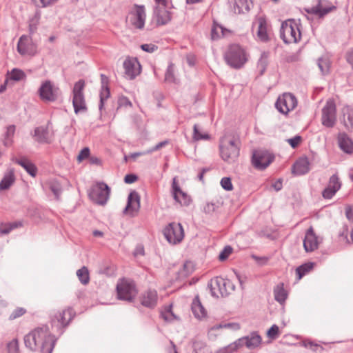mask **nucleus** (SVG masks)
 I'll list each match as a JSON object with an SVG mask.
<instances>
[{
    "instance_id": "64",
    "label": "nucleus",
    "mask_w": 353,
    "mask_h": 353,
    "mask_svg": "<svg viewBox=\"0 0 353 353\" xmlns=\"http://www.w3.org/2000/svg\"><path fill=\"white\" fill-rule=\"evenodd\" d=\"M347 62L352 66L353 69V48L350 49L345 54Z\"/></svg>"
},
{
    "instance_id": "38",
    "label": "nucleus",
    "mask_w": 353,
    "mask_h": 353,
    "mask_svg": "<svg viewBox=\"0 0 353 353\" xmlns=\"http://www.w3.org/2000/svg\"><path fill=\"white\" fill-rule=\"evenodd\" d=\"M343 123L348 131H353V108H348L344 112Z\"/></svg>"
},
{
    "instance_id": "19",
    "label": "nucleus",
    "mask_w": 353,
    "mask_h": 353,
    "mask_svg": "<svg viewBox=\"0 0 353 353\" xmlns=\"http://www.w3.org/2000/svg\"><path fill=\"white\" fill-rule=\"evenodd\" d=\"M140 208V196L136 191L131 192L128 197V202L123 212V214H129L132 216L138 212Z\"/></svg>"
},
{
    "instance_id": "3",
    "label": "nucleus",
    "mask_w": 353,
    "mask_h": 353,
    "mask_svg": "<svg viewBox=\"0 0 353 353\" xmlns=\"http://www.w3.org/2000/svg\"><path fill=\"white\" fill-rule=\"evenodd\" d=\"M224 59L230 67L239 69L247 62L248 54L242 46L234 43L228 46L224 54Z\"/></svg>"
},
{
    "instance_id": "27",
    "label": "nucleus",
    "mask_w": 353,
    "mask_h": 353,
    "mask_svg": "<svg viewBox=\"0 0 353 353\" xmlns=\"http://www.w3.org/2000/svg\"><path fill=\"white\" fill-rule=\"evenodd\" d=\"M253 8L252 0H234L233 10L236 14H246Z\"/></svg>"
},
{
    "instance_id": "29",
    "label": "nucleus",
    "mask_w": 353,
    "mask_h": 353,
    "mask_svg": "<svg viewBox=\"0 0 353 353\" xmlns=\"http://www.w3.org/2000/svg\"><path fill=\"white\" fill-rule=\"evenodd\" d=\"M338 142L339 148L348 154L353 153V142L345 132H340L338 134Z\"/></svg>"
},
{
    "instance_id": "23",
    "label": "nucleus",
    "mask_w": 353,
    "mask_h": 353,
    "mask_svg": "<svg viewBox=\"0 0 353 353\" xmlns=\"http://www.w3.org/2000/svg\"><path fill=\"white\" fill-rule=\"evenodd\" d=\"M303 247L306 252H312L318 248L317 237L312 227L307 230L303 240Z\"/></svg>"
},
{
    "instance_id": "59",
    "label": "nucleus",
    "mask_w": 353,
    "mask_h": 353,
    "mask_svg": "<svg viewBox=\"0 0 353 353\" xmlns=\"http://www.w3.org/2000/svg\"><path fill=\"white\" fill-rule=\"evenodd\" d=\"M90 156V149L88 147L83 148L79 152L77 159L79 161H82L83 160L88 158Z\"/></svg>"
},
{
    "instance_id": "37",
    "label": "nucleus",
    "mask_w": 353,
    "mask_h": 353,
    "mask_svg": "<svg viewBox=\"0 0 353 353\" xmlns=\"http://www.w3.org/2000/svg\"><path fill=\"white\" fill-rule=\"evenodd\" d=\"M270 53L268 52H263L261 54L260 59L257 63V69L259 72L260 75H263L267 69L268 65V58Z\"/></svg>"
},
{
    "instance_id": "20",
    "label": "nucleus",
    "mask_w": 353,
    "mask_h": 353,
    "mask_svg": "<svg viewBox=\"0 0 353 353\" xmlns=\"http://www.w3.org/2000/svg\"><path fill=\"white\" fill-rule=\"evenodd\" d=\"M172 194L174 199L181 205H188L191 201L190 196L181 189L176 176L172 179Z\"/></svg>"
},
{
    "instance_id": "2",
    "label": "nucleus",
    "mask_w": 353,
    "mask_h": 353,
    "mask_svg": "<svg viewBox=\"0 0 353 353\" xmlns=\"http://www.w3.org/2000/svg\"><path fill=\"white\" fill-rule=\"evenodd\" d=\"M241 142L239 138L225 135L220 139V154L222 159L228 163L234 162L240 152Z\"/></svg>"
},
{
    "instance_id": "17",
    "label": "nucleus",
    "mask_w": 353,
    "mask_h": 353,
    "mask_svg": "<svg viewBox=\"0 0 353 353\" xmlns=\"http://www.w3.org/2000/svg\"><path fill=\"white\" fill-rule=\"evenodd\" d=\"M274 159V156L268 152H258L253 154L252 163L255 168L263 170L273 161Z\"/></svg>"
},
{
    "instance_id": "10",
    "label": "nucleus",
    "mask_w": 353,
    "mask_h": 353,
    "mask_svg": "<svg viewBox=\"0 0 353 353\" xmlns=\"http://www.w3.org/2000/svg\"><path fill=\"white\" fill-rule=\"evenodd\" d=\"M163 235L172 244L180 243L184 237V230L181 223L172 222L163 229Z\"/></svg>"
},
{
    "instance_id": "47",
    "label": "nucleus",
    "mask_w": 353,
    "mask_h": 353,
    "mask_svg": "<svg viewBox=\"0 0 353 353\" xmlns=\"http://www.w3.org/2000/svg\"><path fill=\"white\" fill-rule=\"evenodd\" d=\"M15 132V126L14 125H9L7 128L6 134H5V139L3 141V143L6 146H10L12 143V138Z\"/></svg>"
},
{
    "instance_id": "34",
    "label": "nucleus",
    "mask_w": 353,
    "mask_h": 353,
    "mask_svg": "<svg viewBox=\"0 0 353 353\" xmlns=\"http://www.w3.org/2000/svg\"><path fill=\"white\" fill-rule=\"evenodd\" d=\"M15 177L14 170L10 169L4 174L3 179L0 181V190L8 189L14 182Z\"/></svg>"
},
{
    "instance_id": "49",
    "label": "nucleus",
    "mask_w": 353,
    "mask_h": 353,
    "mask_svg": "<svg viewBox=\"0 0 353 353\" xmlns=\"http://www.w3.org/2000/svg\"><path fill=\"white\" fill-rule=\"evenodd\" d=\"M348 230L349 227L347 225H343L342 228V231L339 232V236H343L344 239L347 241V243L350 241L353 243V225H351V231H350V240L348 239Z\"/></svg>"
},
{
    "instance_id": "30",
    "label": "nucleus",
    "mask_w": 353,
    "mask_h": 353,
    "mask_svg": "<svg viewBox=\"0 0 353 353\" xmlns=\"http://www.w3.org/2000/svg\"><path fill=\"white\" fill-rule=\"evenodd\" d=\"M34 137L35 140L39 143H50L49 132L47 128L43 126L37 127L34 129Z\"/></svg>"
},
{
    "instance_id": "25",
    "label": "nucleus",
    "mask_w": 353,
    "mask_h": 353,
    "mask_svg": "<svg viewBox=\"0 0 353 353\" xmlns=\"http://www.w3.org/2000/svg\"><path fill=\"white\" fill-rule=\"evenodd\" d=\"M131 22H145L146 12L144 6L134 5L129 12Z\"/></svg>"
},
{
    "instance_id": "62",
    "label": "nucleus",
    "mask_w": 353,
    "mask_h": 353,
    "mask_svg": "<svg viewBox=\"0 0 353 353\" xmlns=\"http://www.w3.org/2000/svg\"><path fill=\"white\" fill-rule=\"evenodd\" d=\"M101 88H109V78L104 74H101Z\"/></svg>"
},
{
    "instance_id": "55",
    "label": "nucleus",
    "mask_w": 353,
    "mask_h": 353,
    "mask_svg": "<svg viewBox=\"0 0 353 353\" xmlns=\"http://www.w3.org/2000/svg\"><path fill=\"white\" fill-rule=\"evenodd\" d=\"M279 327L276 325H273L268 330L267 335L269 338L274 339L279 335Z\"/></svg>"
},
{
    "instance_id": "7",
    "label": "nucleus",
    "mask_w": 353,
    "mask_h": 353,
    "mask_svg": "<svg viewBox=\"0 0 353 353\" xmlns=\"http://www.w3.org/2000/svg\"><path fill=\"white\" fill-rule=\"evenodd\" d=\"M117 297L120 300L132 302L137 294L135 283L132 281L123 279L117 285Z\"/></svg>"
},
{
    "instance_id": "44",
    "label": "nucleus",
    "mask_w": 353,
    "mask_h": 353,
    "mask_svg": "<svg viewBox=\"0 0 353 353\" xmlns=\"http://www.w3.org/2000/svg\"><path fill=\"white\" fill-rule=\"evenodd\" d=\"M317 65L323 74L329 72L330 63L327 58L320 57L318 59Z\"/></svg>"
},
{
    "instance_id": "45",
    "label": "nucleus",
    "mask_w": 353,
    "mask_h": 353,
    "mask_svg": "<svg viewBox=\"0 0 353 353\" xmlns=\"http://www.w3.org/2000/svg\"><path fill=\"white\" fill-rule=\"evenodd\" d=\"M99 97V109L101 111L104 107L105 101L110 97V88H101Z\"/></svg>"
},
{
    "instance_id": "14",
    "label": "nucleus",
    "mask_w": 353,
    "mask_h": 353,
    "mask_svg": "<svg viewBox=\"0 0 353 353\" xmlns=\"http://www.w3.org/2000/svg\"><path fill=\"white\" fill-rule=\"evenodd\" d=\"M39 92L42 101L53 102L58 99L59 88L55 87L50 81H46L41 84Z\"/></svg>"
},
{
    "instance_id": "39",
    "label": "nucleus",
    "mask_w": 353,
    "mask_h": 353,
    "mask_svg": "<svg viewBox=\"0 0 353 353\" xmlns=\"http://www.w3.org/2000/svg\"><path fill=\"white\" fill-rule=\"evenodd\" d=\"M22 226L21 221H15L12 223H1L0 225V234H8L12 230Z\"/></svg>"
},
{
    "instance_id": "57",
    "label": "nucleus",
    "mask_w": 353,
    "mask_h": 353,
    "mask_svg": "<svg viewBox=\"0 0 353 353\" xmlns=\"http://www.w3.org/2000/svg\"><path fill=\"white\" fill-rule=\"evenodd\" d=\"M302 138L301 136L296 135L291 139H288L287 141L292 148H296L301 143Z\"/></svg>"
},
{
    "instance_id": "26",
    "label": "nucleus",
    "mask_w": 353,
    "mask_h": 353,
    "mask_svg": "<svg viewBox=\"0 0 353 353\" xmlns=\"http://www.w3.org/2000/svg\"><path fill=\"white\" fill-rule=\"evenodd\" d=\"M310 171V162L307 157L299 158L292 166V173L296 175H303Z\"/></svg>"
},
{
    "instance_id": "54",
    "label": "nucleus",
    "mask_w": 353,
    "mask_h": 353,
    "mask_svg": "<svg viewBox=\"0 0 353 353\" xmlns=\"http://www.w3.org/2000/svg\"><path fill=\"white\" fill-rule=\"evenodd\" d=\"M221 185L224 190L227 191H230L233 189V185L230 177L222 178L221 180Z\"/></svg>"
},
{
    "instance_id": "6",
    "label": "nucleus",
    "mask_w": 353,
    "mask_h": 353,
    "mask_svg": "<svg viewBox=\"0 0 353 353\" xmlns=\"http://www.w3.org/2000/svg\"><path fill=\"white\" fill-rule=\"evenodd\" d=\"M110 194V187L104 182H97L89 192V198L95 203L104 205L108 202Z\"/></svg>"
},
{
    "instance_id": "28",
    "label": "nucleus",
    "mask_w": 353,
    "mask_h": 353,
    "mask_svg": "<svg viewBox=\"0 0 353 353\" xmlns=\"http://www.w3.org/2000/svg\"><path fill=\"white\" fill-rule=\"evenodd\" d=\"M232 30L223 27L221 23H213L211 28V39L218 40L232 34Z\"/></svg>"
},
{
    "instance_id": "43",
    "label": "nucleus",
    "mask_w": 353,
    "mask_h": 353,
    "mask_svg": "<svg viewBox=\"0 0 353 353\" xmlns=\"http://www.w3.org/2000/svg\"><path fill=\"white\" fill-rule=\"evenodd\" d=\"M192 139L195 141H198L203 139H209L210 136L207 133H203L199 128V125L194 124L193 127V136Z\"/></svg>"
},
{
    "instance_id": "13",
    "label": "nucleus",
    "mask_w": 353,
    "mask_h": 353,
    "mask_svg": "<svg viewBox=\"0 0 353 353\" xmlns=\"http://www.w3.org/2000/svg\"><path fill=\"white\" fill-rule=\"evenodd\" d=\"M336 121V108L333 100L329 99L322 108L321 123L326 128H332Z\"/></svg>"
},
{
    "instance_id": "33",
    "label": "nucleus",
    "mask_w": 353,
    "mask_h": 353,
    "mask_svg": "<svg viewBox=\"0 0 353 353\" xmlns=\"http://www.w3.org/2000/svg\"><path fill=\"white\" fill-rule=\"evenodd\" d=\"M274 296L275 300L280 304L285 303L288 297V292L284 288V284L281 283L274 288Z\"/></svg>"
},
{
    "instance_id": "31",
    "label": "nucleus",
    "mask_w": 353,
    "mask_h": 353,
    "mask_svg": "<svg viewBox=\"0 0 353 353\" xmlns=\"http://www.w3.org/2000/svg\"><path fill=\"white\" fill-rule=\"evenodd\" d=\"M192 311L197 319H202L206 316L207 312L202 305L199 296H196L192 303Z\"/></svg>"
},
{
    "instance_id": "12",
    "label": "nucleus",
    "mask_w": 353,
    "mask_h": 353,
    "mask_svg": "<svg viewBox=\"0 0 353 353\" xmlns=\"http://www.w3.org/2000/svg\"><path fill=\"white\" fill-rule=\"evenodd\" d=\"M231 285L229 280H225L222 277L216 276L211 279L208 283V288L210 290L211 295L214 297L226 296L230 292L228 287Z\"/></svg>"
},
{
    "instance_id": "21",
    "label": "nucleus",
    "mask_w": 353,
    "mask_h": 353,
    "mask_svg": "<svg viewBox=\"0 0 353 353\" xmlns=\"http://www.w3.org/2000/svg\"><path fill=\"white\" fill-rule=\"evenodd\" d=\"M256 34L257 39L263 43L270 41L274 37L270 23H258Z\"/></svg>"
},
{
    "instance_id": "32",
    "label": "nucleus",
    "mask_w": 353,
    "mask_h": 353,
    "mask_svg": "<svg viewBox=\"0 0 353 353\" xmlns=\"http://www.w3.org/2000/svg\"><path fill=\"white\" fill-rule=\"evenodd\" d=\"M16 163L23 167L26 171L32 176H35L37 172V168L28 159L23 157L21 159H16L13 160Z\"/></svg>"
},
{
    "instance_id": "8",
    "label": "nucleus",
    "mask_w": 353,
    "mask_h": 353,
    "mask_svg": "<svg viewBox=\"0 0 353 353\" xmlns=\"http://www.w3.org/2000/svg\"><path fill=\"white\" fill-rule=\"evenodd\" d=\"M85 81L82 79L75 83L72 90V105L75 114L87 111V106L83 94Z\"/></svg>"
},
{
    "instance_id": "42",
    "label": "nucleus",
    "mask_w": 353,
    "mask_h": 353,
    "mask_svg": "<svg viewBox=\"0 0 353 353\" xmlns=\"http://www.w3.org/2000/svg\"><path fill=\"white\" fill-rule=\"evenodd\" d=\"M314 263L309 262L302 264L296 269V272L298 276V279H301L305 274L308 273L312 270Z\"/></svg>"
},
{
    "instance_id": "41",
    "label": "nucleus",
    "mask_w": 353,
    "mask_h": 353,
    "mask_svg": "<svg viewBox=\"0 0 353 353\" xmlns=\"http://www.w3.org/2000/svg\"><path fill=\"white\" fill-rule=\"evenodd\" d=\"M194 270L192 263L190 261H186L183 265V267L179 270V278L183 279L188 276Z\"/></svg>"
},
{
    "instance_id": "46",
    "label": "nucleus",
    "mask_w": 353,
    "mask_h": 353,
    "mask_svg": "<svg viewBox=\"0 0 353 353\" xmlns=\"http://www.w3.org/2000/svg\"><path fill=\"white\" fill-rule=\"evenodd\" d=\"M165 81L168 83H175L176 79L174 77V65L170 63L166 70L165 74Z\"/></svg>"
},
{
    "instance_id": "18",
    "label": "nucleus",
    "mask_w": 353,
    "mask_h": 353,
    "mask_svg": "<svg viewBox=\"0 0 353 353\" xmlns=\"http://www.w3.org/2000/svg\"><path fill=\"white\" fill-rule=\"evenodd\" d=\"M125 74L129 79H134L141 73V67L137 58H127L123 62Z\"/></svg>"
},
{
    "instance_id": "56",
    "label": "nucleus",
    "mask_w": 353,
    "mask_h": 353,
    "mask_svg": "<svg viewBox=\"0 0 353 353\" xmlns=\"http://www.w3.org/2000/svg\"><path fill=\"white\" fill-rule=\"evenodd\" d=\"M217 208V205L215 203L208 202L203 207V211L206 214H211L214 212Z\"/></svg>"
},
{
    "instance_id": "22",
    "label": "nucleus",
    "mask_w": 353,
    "mask_h": 353,
    "mask_svg": "<svg viewBox=\"0 0 353 353\" xmlns=\"http://www.w3.org/2000/svg\"><path fill=\"white\" fill-rule=\"evenodd\" d=\"M141 303L144 307L154 308L158 301L157 292L155 290H148L141 295Z\"/></svg>"
},
{
    "instance_id": "52",
    "label": "nucleus",
    "mask_w": 353,
    "mask_h": 353,
    "mask_svg": "<svg viewBox=\"0 0 353 353\" xmlns=\"http://www.w3.org/2000/svg\"><path fill=\"white\" fill-rule=\"evenodd\" d=\"M233 251V248L230 245H226L224 247V248L222 250V251L220 252L219 256V259L221 261H225L229 256L232 254Z\"/></svg>"
},
{
    "instance_id": "15",
    "label": "nucleus",
    "mask_w": 353,
    "mask_h": 353,
    "mask_svg": "<svg viewBox=\"0 0 353 353\" xmlns=\"http://www.w3.org/2000/svg\"><path fill=\"white\" fill-rule=\"evenodd\" d=\"M17 50L21 56H34L37 53V47L30 37L22 35L18 41Z\"/></svg>"
},
{
    "instance_id": "11",
    "label": "nucleus",
    "mask_w": 353,
    "mask_h": 353,
    "mask_svg": "<svg viewBox=\"0 0 353 353\" xmlns=\"http://www.w3.org/2000/svg\"><path fill=\"white\" fill-rule=\"evenodd\" d=\"M297 99L291 93H283L279 96L275 103L276 110L284 115L293 110L297 106Z\"/></svg>"
},
{
    "instance_id": "9",
    "label": "nucleus",
    "mask_w": 353,
    "mask_h": 353,
    "mask_svg": "<svg viewBox=\"0 0 353 353\" xmlns=\"http://www.w3.org/2000/svg\"><path fill=\"white\" fill-rule=\"evenodd\" d=\"M280 35L285 43H296L301 39L298 23H281Z\"/></svg>"
},
{
    "instance_id": "40",
    "label": "nucleus",
    "mask_w": 353,
    "mask_h": 353,
    "mask_svg": "<svg viewBox=\"0 0 353 353\" xmlns=\"http://www.w3.org/2000/svg\"><path fill=\"white\" fill-rule=\"evenodd\" d=\"M77 276L83 285H87L90 282L89 271L85 266H83L77 271Z\"/></svg>"
},
{
    "instance_id": "58",
    "label": "nucleus",
    "mask_w": 353,
    "mask_h": 353,
    "mask_svg": "<svg viewBox=\"0 0 353 353\" xmlns=\"http://www.w3.org/2000/svg\"><path fill=\"white\" fill-rule=\"evenodd\" d=\"M141 48L147 52H154L158 49V46L152 43H145L141 46Z\"/></svg>"
},
{
    "instance_id": "16",
    "label": "nucleus",
    "mask_w": 353,
    "mask_h": 353,
    "mask_svg": "<svg viewBox=\"0 0 353 353\" xmlns=\"http://www.w3.org/2000/svg\"><path fill=\"white\" fill-rule=\"evenodd\" d=\"M341 185L338 174H334L330 177L327 187L323 190L322 196L325 199H331L341 189Z\"/></svg>"
},
{
    "instance_id": "61",
    "label": "nucleus",
    "mask_w": 353,
    "mask_h": 353,
    "mask_svg": "<svg viewBox=\"0 0 353 353\" xmlns=\"http://www.w3.org/2000/svg\"><path fill=\"white\" fill-rule=\"evenodd\" d=\"M168 143H169V141L168 140H165V141H163L161 142H159L154 148H152V149L148 150V153H151V152H153L154 151H157V150L161 149V148L167 145L168 144Z\"/></svg>"
},
{
    "instance_id": "1",
    "label": "nucleus",
    "mask_w": 353,
    "mask_h": 353,
    "mask_svg": "<svg viewBox=\"0 0 353 353\" xmlns=\"http://www.w3.org/2000/svg\"><path fill=\"white\" fill-rule=\"evenodd\" d=\"M56 342L57 338L46 325L38 327L24 336L26 347L40 353H52Z\"/></svg>"
},
{
    "instance_id": "4",
    "label": "nucleus",
    "mask_w": 353,
    "mask_h": 353,
    "mask_svg": "<svg viewBox=\"0 0 353 353\" xmlns=\"http://www.w3.org/2000/svg\"><path fill=\"white\" fill-rule=\"evenodd\" d=\"M336 7L327 0H316V3L305 8L307 20L321 19L328 13L336 10Z\"/></svg>"
},
{
    "instance_id": "35",
    "label": "nucleus",
    "mask_w": 353,
    "mask_h": 353,
    "mask_svg": "<svg viewBox=\"0 0 353 353\" xmlns=\"http://www.w3.org/2000/svg\"><path fill=\"white\" fill-rule=\"evenodd\" d=\"M45 187L48 188L54 194L57 199H59L62 192V188L58 181L54 179L50 180L45 183Z\"/></svg>"
},
{
    "instance_id": "53",
    "label": "nucleus",
    "mask_w": 353,
    "mask_h": 353,
    "mask_svg": "<svg viewBox=\"0 0 353 353\" xmlns=\"http://www.w3.org/2000/svg\"><path fill=\"white\" fill-rule=\"evenodd\" d=\"M26 313V310L23 307H17L15 310H13V312L10 314L9 316L10 320H14L17 318L21 317L23 314Z\"/></svg>"
},
{
    "instance_id": "60",
    "label": "nucleus",
    "mask_w": 353,
    "mask_h": 353,
    "mask_svg": "<svg viewBox=\"0 0 353 353\" xmlns=\"http://www.w3.org/2000/svg\"><path fill=\"white\" fill-rule=\"evenodd\" d=\"M118 103L120 107H121V106L131 107L132 106L131 101L128 99V97H123V96L119 99Z\"/></svg>"
},
{
    "instance_id": "50",
    "label": "nucleus",
    "mask_w": 353,
    "mask_h": 353,
    "mask_svg": "<svg viewBox=\"0 0 353 353\" xmlns=\"http://www.w3.org/2000/svg\"><path fill=\"white\" fill-rule=\"evenodd\" d=\"M26 77L24 72L21 70L14 68L10 73V79L14 81H21Z\"/></svg>"
},
{
    "instance_id": "48",
    "label": "nucleus",
    "mask_w": 353,
    "mask_h": 353,
    "mask_svg": "<svg viewBox=\"0 0 353 353\" xmlns=\"http://www.w3.org/2000/svg\"><path fill=\"white\" fill-rule=\"evenodd\" d=\"M303 345L305 347L312 350L313 352L321 353L323 350V347L310 341H305L303 342Z\"/></svg>"
},
{
    "instance_id": "63",
    "label": "nucleus",
    "mask_w": 353,
    "mask_h": 353,
    "mask_svg": "<svg viewBox=\"0 0 353 353\" xmlns=\"http://www.w3.org/2000/svg\"><path fill=\"white\" fill-rule=\"evenodd\" d=\"M243 345L246 346V339L245 337H242L239 339L234 343V350H237L239 347H243Z\"/></svg>"
},
{
    "instance_id": "36",
    "label": "nucleus",
    "mask_w": 353,
    "mask_h": 353,
    "mask_svg": "<svg viewBox=\"0 0 353 353\" xmlns=\"http://www.w3.org/2000/svg\"><path fill=\"white\" fill-rule=\"evenodd\" d=\"M246 347L253 349L258 347L261 343V337L256 332H252L250 336H245Z\"/></svg>"
},
{
    "instance_id": "51",
    "label": "nucleus",
    "mask_w": 353,
    "mask_h": 353,
    "mask_svg": "<svg viewBox=\"0 0 353 353\" xmlns=\"http://www.w3.org/2000/svg\"><path fill=\"white\" fill-rule=\"evenodd\" d=\"M285 60L288 63L300 61L301 60V50L299 49L296 52L288 54L286 57Z\"/></svg>"
},
{
    "instance_id": "24",
    "label": "nucleus",
    "mask_w": 353,
    "mask_h": 353,
    "mask_svg": "<svg viewBox=\"0 0 353 353\" xmlns=\"http://www.w3.org/2000/svg\"><path fill=\"white\" fill-rule=\"evenodd\" d=\"M172 19V14L166 10L165 6H157L154 8L153 20L156 22H169Z\"/></svg>"
},
{
    "instance_id": "5",
    "label": "nucleus",
    "mask_w": 353,
    "mask_h": 353,
    "mask_svg": "<svg viewBox=\"0 0 353 353\" xmlns=\"http://www.w3.org/2000/svg\"><path fill=\"white\" fill-rule=\"evenodd\" d=\"M75 316V312L71 307L57 311L51 316V324L60 334L63 332L65 328Z\"/></svg>"
}]
</instances>
